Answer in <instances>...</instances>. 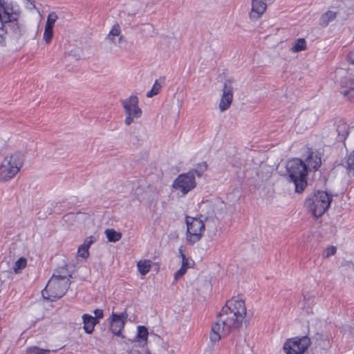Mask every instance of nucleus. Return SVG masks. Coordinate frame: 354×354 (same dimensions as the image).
I'll return each mask as SVG.
<instances>
[{
    "label": "nucleus",
    "instance_id": "nucleus-21",
    "mask_svg": "<svg viewBox=\"0 0 354 354\" xmlns=\"http://www.w3.org/2000/svg\"><path fill=\"white\" fill-rule=\"evenodd\" d=\"M337 16V12L335 10H328L321 17V25L326 26L329 23L333 21Z\"/></svg>",
    "mask_w": 354,
    "mask_h": 354
},
{
    "label": "nucleus",
    "instance_id": "nucleus-3",
    "mask_svg": "<svg viewBox=\"0 0 354 354\" xmlns=\"http://www.w3.org/2000/svg\"><path fill=\"white\" fill-rule=\"evenodd\" d=\"M24 155L20 151L7 155L0 165V181L8 182L12 179L23 166Z\"/></svg>",
    "mask_w": 354,
    "mask_h": 354
},
{
    "label": "nucleus",
    "instance_id": "nucleus-30",
    "mask_svg": "<svg viewBox=\"0 0 354 354\" xmlns=\"http://www.w3.org/2000/svg\"><path fill=\"white\" fill-rule=\"evenodd\" d=\"M346 163L349 173L354 176V150L348 155Z\"/></svg>",
    "mask_w": 354,
    "mask_h": 354
},
{
    "label": "nucleus",
    "instance_id": "nucleus-5",
    "mask_svg": "<svg viewBox=\"0 0 354 354\" xmlns=\"http://www.w3.org/2000/svg\"><path fill=\"white\" fill-rule=\"evenodd\" d=\"M306 166L305 162L299 158L293 159L288 162V172L295 185L297 192H302L306 186L308 171Z\"/></svg>",
    "mask_w": 354,
    "mask_h": 354
},
{
    "label": "nucleus",
    "instance_id": "nucleus-26",
    "mask_svg": "<svg viewBox=\"0 0 354 354\" xmlns=\"http://www.w3.org/2000/svg\"><path fill=\"white\" fill-rule=\"evenodd\" d=\"M27 261L24 257L19 258L13 266V270L15 273H19L26 266Z\"/></svg>",
    "mask_w": 354,
    "mask_h": 354
},
{
    "label": "nucleus",
    "instance_id": "nucleus-6",
    "mask_svg": "<svg viewBox=\"0 0 354 354\" xmlns=\"http://www.w3.org/2000/svg\"><path fill=\"white\" fill-rule=\"evenodd\" d=\"M187 225L186 241L189 245H194L199 241L205 232V224L200 218L187 216L185 218Z\"/></svg>",
    "mask_w": 354,
    "mask_h": 354
},
{
    "label": "nucleus",
    "instance_id": "nucleus-12",
    "mask_svg": "<svg viewBox=\"0 0 354 354\" xmlns=\"http://www.w3.org/2000/svg\"><path fill=\"white\" fill-rule=\"evenodd\" d=\"M233 99V87L230 80L224 82L223 95L219 103V109L221 112L226 111L232 104Z\"/></svg>",
    "mask_w": 354,
    "mask_h": 354
},
{
    "label": "nucleus",
    "instance_id": "nucleus-20",
    "mask_svg": "<svg viewBox=\"0 0 354 354\" xmlns=\"http://www.w3.org/2000/svg\"><path fill=\"white\" fill-rule=\"evenodd\" d=\"M165 77H160L155 81L151 90L147 93L146 96L147 97H152L153 96L158 95L160 93L162 85L165 84Z\"/></svg>",
    "mask_w": 354,
    "mask_h": 354
},
{
    "label": "nucleus",
    "instance_id": "nucleus-36",
    "mask_svg": "<svg viewBox=\"0 0 354 354\" xmlns=\"http://www.w3.org/2000/svg\"><path fill=\"white\" fill-rule=\"evenodd\" d=\"M96 241V239L95 237H94L93 236H90L87 238H86V239L84 240L83 244H82L84 247L85 248H87L88 249H89V248L91 247V245L94 243Z\"/></svg>",
    "mask_w": 354,
    "mask_h": 354
},
{
    "label": "nucleus",
    "instance_id": "nucleus-4",
    "mask_svg": "<svg viewBox=\"0 0 354 354\" xmlns=\"http://www.w3.org/2000/svg\"><path fill=\"white\" fill-rule=\"evenodd\" d=\"M331 201L332 196L327 192L317 191L306 200L305 205L315 217H319L329 208Z\"/></svg>",
    "mask_w": 354,
    "mask_h": 354
},
{
    "label": "nucleus",
    "instance_id": "nucleus-22",
    "mask_svg": "<svg viewBox=\"0 0 354 354\" xmlns=\"http://www.w3.org/2000/svg\"><path fill=\"white\" fill-rule=\"evenodd\" d=\"M207 169V165L205 162H203L198 163L196 168L192 169L188 171L189 174H191L194 178L196 176L200 178L203 176L204 172Z\"/></svg>",
    "mask_w": 354,
    "mask_h": 354
},
{
    "label": "nucleus",
    "instance_id": "nucleus-38",
    "mask_svg": "<svg viewBox=\"0 0 354 354\" xmlns=\"http://www.w3.org/2000/svg\"><path fill=\"white\" fill-rule=\"evenodd\" d=\"M348 62L354 65V50L351 51L347 55Z\"/></svg>",
    "mask_w": 354,
    "mask_h": 354
},
{
    "label": "nucleus",
    "instance_id": "nucleus-29",
    "mask_svg": "<svg viewBox=\"0 0 354 354\" xmlns=\"http://www.w3.org/2000/svg\"><path fill=\"white\" fill-rule=\"evenodd\" d=\"M204 207L207 209V217H212L216 215V210L214 209L215 204L213 203L212 201H207L203 203Z\"/></svg>",
    "mask_w": 354,
    "mask_h": 354
},
{
    "label": "nucleus",
    "instance_id": "nucleus-14",
    "mask_svg": "<svg viewBox=\"0 0 354 354\" xmlns=\"http://www.w3.org/2000/svg\"><path fill=\"white\" fill-rule=\"evenodd\" d=\"M340 93L354 102V76H345L340 80Z\"/></svg>",
    "mask_w": 354,
    "mask_h": 354
},
{
    "label": "nucleus",
    "instance_id": "nucleus-15",
    "mask_svg": "<svg viewBox=\"0 0 354 354\" xmlns=\"http://www.w3.org/2000/svg\"><path fill=\"white\" fill-rule=\"evenodd\" d=\"M271 0H252V8L249 13L250 18L252 20L258 19L265 12L267 4Z\"/></svg>",
    "mask_w": 354,
    "mask_h": 354
},
{
    "label": "nucleus",
    "instance_id": "nucleus-33",
    "mask_svg": "<svg viewBox=\"0 0 354 354\" xmlns=\"http://www.w3.org/2000/svg\"><path fill=\"white\" fill-rule=\"evenodd\" d=\"M77 256L86 259L89 257L88 249L84 247L82 245H80L77 250Z\"/></svg>",
    "mask_w": 354,
    "mask_h": 354
},
{
    "label": "nucleus",
    "instance_id": "nucleus-2",
    "mask_svg": "<svg viewBox=\"0 0 354 354\" xmlns=\"http://www.w3.org/2000/svg\"><path fill=\"white\" fill-rule=\"evenodd\" d=\"M71 277L65 267L55 270L52 277L42 290L43 297L51 301L63 297L70 286Z\"/></svg>",
    "mask_w": 354,
    "mask_h": 354
},
{
    "label": "nucleus",
    "instance_id": "nucleus-27",
    "mask_svg": "<svg viewBox=\"0 0 354 354\" xmlns=\"http://www.w3.org/2000/svg\"><path fill=\"white\" fill-rule=\"evenodd\" d=\"M121 30L120 27L118 24H114L111 30L109 31V33L107 36V39L109 40L113 41H114V37L119 36L120 34Z\"/></svg>",
    "mask_w": 354,
    "mask_h": 354
},
{
    "label": "nucleus",
    "instance_id": "nucleus-35",
    "mask_svg": "<svg viewBox=\"0 0 354 354\" xmlns=\"http://www.w3.org/2000/svg\"><path fill=\"white\" fill-rule=\"evenodd\" d=\"M336 252V248L334 246L328 247L323 253V257L324 258H328L330 256H333Z\"/></svg>",
    "mask_w": 354,
    "mask_h": 354
},
{
    "label": "nucleus",
    "instance_id": "nucleus-28",
    "mask_svg": "<svg viewBox=\"0 0 354 354\" xmlns=\"http://www.w3.org/2000/svg\"><path fill=\"white\" fill-rule=\"evenodd\" d=\"M306 43L304 39H298L292 47L293 52H299L306 49Z\"/></svg>",
    "mask_w": 354,
    "mask_h": 354
},
{
    "label": "nucleus",
    "instance_id": "nucleus-1",
    "mask_svg": "<svg viewBox=\"0 0 354 354\" xmlns=\"http://www.w3.org/2000/svg\"><path fill=\"white\" fill-rule=\"evenodd\" d=\"M245 314L244 301L242 299L227 301L219 313L216 322L212 326L209 335L211 342H217L222 337L236 333L242 326Z\"/></svg>",
    "mask_w": 354,
    "mask_h": 354
},
{
    "label": "nucleus",
    "instance_id": "nucleus-17",
    "mask_svg": "<svg viewBox=\"0 0 354 354\" xmlns=\"http://www.w3.org/2000/svg\"><path fill=\"white\" fill-rule=\"evenodd\" d=\"M305 164L307 171H317L322 164L321 156L312 152L307 157Z\"/></svg>",
    "mask_w": 354,
    "mask_h": 354
},
{
    "label": "nucleus",
    "instance_id": "nucleus-23",
    "mask_svg": "<svg viewBox=\"0 0 354 354\" xmlns=\"http://www.w3.org/2000/svg\"><path fill=\"white\" fill-rule=\"evenodd\" d=\"M137 267L142 275H146L151 270V261L148 259L141 260L138 262Z\"/></svg>",
    "mask_w": 354,
    "mask_h": 354
},
{
    "label": "nucleus",
    "instance_id": "nucleus-7",
    "mask_svg": "<svg viewBox=\"0 0 354 354\" xmlns=\"http://www.w3.org/2000/svg\"><path fill=\"white\" fill-rule=\"evenodd\" d=\"M196 187V178L188 172L178 175L172 183V188L175 191H179L181 196H185Z\"/></svg>",
    "mask_w": 354,
    "mask_h": 354
},
{
    "label": "nucleus",
    "instance_id": "nucleus-18",
    "mask_svg": "<svg viewBox=\"0 0 354 354\" xmlns=\"http://www.w3.org/2000/svg\"><path fill=\"white\" fill-rule=\"evenodd\" d=\"M84 324L83 328L86 333L91 334L95 328V326L98 324L99 321L93 316L89 314H84L82 317Z\"/></svg>",
    "mask_w": 354,
    "mask_h": 354
},
{
    "label": "nucleus",
    "instance_id": "nucleus-34",
    "mask_svg": "<svg viewBox=\"0 0 354 354\" xmlns=\"http://www.w3.org/2000/svg\"><path fill=\"white\" fill-rule=\"evenodd\" d=\"M57 19V16L55 12H50L47 18L46 26L53 28L54 24Z\"/></svg>",
    "mask_w": 354,
    "mask_h": 354
},
{
    "label": "nucleus",
    "instance_id": "nucleus-8",
    "mask_svg": "<svg viewBox=\"0 0 354 354\" xmlns=\"http://www.w3.org/2000/svg\"><path fill=\"white\" fill-rule=\"evenodd\" d=\"M121 103L126 115L124 122L129 126L135 118H138L142 115V110L138 106V98L135 95H131L129 98L122 100Z\"/></svg>",
    "mask_w": 354,
    "mask_h": 354
},
{
    "label": "nucleus",
    "instance_id": "nucleus-39",
    "mask_svg": "<svg viewBox=\"0 0 354 354\" xmlns=\"http://www.w3.org/2000/svg\"><path fill=\"white\" fill-rule=\"evenodd\" d=\"M178 251H179V254H180V257L181 258L183 259V255H185L184 254V250H183V247L181 246L179 249H178Z\"/></svg>",
    "mask_w": 354,
    "mask_h": 354
},
{
    "label": "nucleus",
    "instance_id": "nucleus-11",
    "mask_svg": "<svg viewBox=\"0 0 354 354\" xmlns=\"http://www.w3.org/2000/svg\"><path fill=\"white\" fill-rule=\"evenodd\" d=\"M12 13V8L6 5L5 0H0V45L6 46L8 32L3 27L5 22H8V15Z\"/></svg>",
    "mask_w": 354,
    "mask_h": 354
},
{
    "label": "nucleus",
    "instance_id": "nucleus-10",
    "mask_svg": "<svg viewBox=\"0 0 354 354\" xmlns=\"http://www.w3.org/2000/svg\"><path fill=\"white\" fill-rule=\"evenodd\" d=\"M127 318L128 314L126 310L120 313L112 312L107 321L109 324V330L114 335L123 337L122 331L124 328Z\"/></svg>",
    "mask_w": 354,
    "mask_h": 354
},
{
    "label": "nucleus",
    "instance_id": "nucleus-37",
    "mask_svg": "<svg viewBox=\"0 0 354 354\" xmlns=\"http://www.w3.org/2000/svg\"><path fill=\"white\" fill-rule=\"evenodd\" d=\"M94 314H95L94 318H96L97 320L102 319L104 316L103 310L101 309H95L94 310Z\"/></svg>",
    "mask_w": 354,
    "mask_h": 354
},
{
    "label": "nucleus",
    "instance_id": "nucleus-19",
    "mask_svg": "<svg viewBox=\"0 0 354 354\" xmlns=\"http://www.w3.org/2000/svg\"><path fill=\"white\" fill-rule=\"evenodd\" d=\"M194 265V261L192 259L187 258L185 255H183L182 266L178 270H177L174 274L175 281H177L179 278H180L185 274L187 269L193 267Z\"/></svg>",
    "mask_w": 354,
    "mask_h": 354
},
{
    "label": "nucleus",
    "instance_id": "nucleus-32",
    "mask_svg": "<svg viewBox=\"0 0 354 354\" xmlns=\"http://www.w3.org/2000/svg\"><path fill=\"white\" fill-rule=\"evenodd\" d=\"M28 354H49L50 351L48 349H42L36 346L31 347L28 349Z\"/></svg>",
    "mask_w": 354,
    "mask_h": 354
},
{
    "label": "nucleus",
    "instance_id": "nucleus-9",
    "mask_svg": "<svg viewBox=\"0 0 354 354\" xmlns=\"http://www.w3.org/2000/svg\"><path fill=\"white\" fill-rule=\"evenodd\" d=\"M310 339L307 336L288 339L283 345L286 354H304L310 345Z\"/></svg>",
    "mask_w": 354,
    "mask_h": 354
},
{
    "label": "nucleus",
    "instance_id": "nucleus-24",
    "mask_svg": "<svg viewBox=\"0 0 354 354\" xmlns=\"http://www.w3.org/2000/svg\"><path fill=\"white\" fill-rule=\"evenodd\" d=\"M137 331L136 338L138 342L140 344H146L149 335L147 328L144 326H138Z\"/></svg>",
    "mask_w": 354,
    "mask_h": 354
},
{
    "label": "nucleus",
    "instance_id": "nucleus-40",
    "mask_svg": "<svg viewBox=\"0 0 354 354\" xmlns=\"http://www.w3.org/2000/svg\"><path fill=\"white\" fill-rule=\"evenodd\" d=\"M304 116H306L307 118H315V116L314 115L313 113H308V114L304 115L303 117Z\"/></svg>",
    "mask_w": 354,
    "mask_h": 354
},
{
    "label": "nucleus",
    "instance_id": "nucleus-16",
    "mask_svg": "<svg viewBox=\"0 0 354 354\" xmlns=\"http://www.w3.org/2000/svg\"><path fill=\"white\" fill-rule=\"evenodd\" d=\"M333 126L334 131L333 135L337 134L336 139L337 141H344L349 133V128L346 122L343 119H337Z\"/></svg>",
    "mask_w": 354,
    "mask_h": 354
},
{
    "label": "nucleus",
    "instance_id": "nucleus-13",
    "mask_svg": "<svg viewBox=\"0 0 354 354\" xmlns=\"http://www.w3.org/2000/svg\"><path fill=\"white\" fill-rule=\"evenodd\" d=\"M2 28L8 32L6 37L10 36L14 39H19L24 32V27L17 21L12 19L11 15H8V22H5Z\"/></svg>",
    "mask_w": 354,
    "mask_h": 354
},
{
    "label": "nucleus",
    "instance_id": "nucleus-25",
    "mask_svg": "<svg viewBox=\"0 0 354 354\" xmlns=\"http://www.w3.org/2000/svg\"><path fill=\"white\" fill-rule=\"evenodd\" d=\"M104 233L108 241L110 242H117L122 238V234L113 229H106Z\"/></svg>",
    "mask_w": 354,
    "mask_h": 354
},
{
    "label": "nucleus",
    "instance_id": "nucleus-31",
    "mask_svg": "<svg viewBox=\"0 0 354 354\" xmlns=\"http://www.w3.org/2000/svg\"><path fill=\"white\" fill-rule=\"evenodd\" d=\"M53 28H52V27L45 26V29H44V39L47 44H49L52 40V38L53 36Z\"/></svg>",
    "mask_w": 354,
    "mask_h": 354
}]
</instances>
